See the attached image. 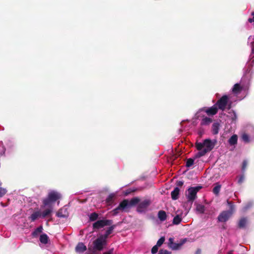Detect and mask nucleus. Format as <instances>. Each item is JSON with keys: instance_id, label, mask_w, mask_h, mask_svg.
<instances>
[{"instance_id": "f257e3e1", "label": "nucleus", "mask_w": 254, "mask_h": 254, "mask_svg": "<svg viewBox=\"0 0 254 254\" xmlns=\"http://www.w3.org/2000/svg\"><path fill=\"white\" fill-rule=\"evenodd\" d=\"M190 172L185 171L184 174L182 177V180L177 182V186L178 187L174 188V190L171 192V198L173 200H177L179 198V195L180 193V189L179 187H182L184 183H189L188 181L190 180Z\"/></svg>"}, {"instance_id": "f03ea898", "label": "nucleus", "mask_w": 254, "mask_h": 254, "mask_svg": "<svg viewBox=\"0 0 254 254\" xmlns=\"http://www.w3.org/2000/svg\"><path fill=\"white\" fill-rule=\"evenodd\" d=\"M216 143V139L211 140L209 139H206L204 140L203 143H197L196 145L197 149L202 152L201 155H202L207 152L211 150L214 147Z\"/></svg>"}, {"instance_id": "7ed1b4c3", "label": "nucleus", "mask_w": 254, "mask_h": 254, "mask_svg": "<svg viewBox=\"0 0 254 254\" xmlns=\"http://www.w3.org/2000/svg\"><path fill=\"white\" fill-rule=\"evenodd\" d=\"M61 194L57 191H51L48 195L47 198L43 199V205L41 206L42 208L48 206L51 203L55 202L57 200L60 199L61 198Z\"/></svg>"}, {"instance_id": "20e7f679", "label": "nucleus", "mask_w": 254, "mask_h": 254, "mask_svg": "<svg viewBox=\"0 0 254 254\" xmlns=\"http://www.w3.org/2000/svg\"><path fill=\"white\" fill-rule=\"evenodd\" d=\"M230 205V210L224 211L222 212L218 217V220L219 222H226L232 215L234 211V206L230 202H228Z\"/></svg>"}, {"instance_id": "39448f33", "label": "nucleus", "mask_w": 254, "mask_h": 254, "mask_svg": "<svg viewBox=\"0 0 254 254\" xmlns=\"http://www.w3.org/2000/svg\"><path fill=\"white\" fill-rule=\"evenodd\" d=\"M93 250L94 252L103 250L104 247L107 245V240L102 236L100 235L93 242Z\"/></svg>"}, {"instance_id": "423d86ee", "label": "nucleus", "mask_w": 254, "mask_h": 254, "mask_svg": "<svg viewBox=\"0 0 254 254\" xmlns=\"http://www.w3.org/2000/svg\"><path fill=\"white\" fill-rule=\"evenodd\" d=\"M113 223L112 220L103 219L98 220L93 224V229L94 231L103 228L106 226H110Z\"/></svg>"}, {"instance_id": "0eeeda50", "label": "nucleus", "mask_w": 254, "mask_h": 254, "mask_svg": "<svg viewBox=\"0 0 254 254\" xmlns=\"http://www.w3.org/2000/svg\"><path fill=\"white\" fill-rule=\"evenodd\" d=\"M203 112H205L209 116L215 115L217 112V108L216 105L207 109H203L200 110L196 115L197 118L200 117Z\"/></svg>"}, {"instance_id": "6e6552de", "label": "nucleus", "mask_w": 254, "mask_h": 254, "mask_svg": "<svg viewBox=\"0 0 254 254\" xmlns=\"http://www.w3.org/2000/svg\"><path fill=\"white\" fill-rule=\"evenodd\" d=\"M151 201L149 199H145L140 202L136 208V210L139 213L145 212L149 206L151 204Z\"/></svg>"}, {"instance_id": "1a4fd4ad", "label": "nucleus", "mask_w": 254, "mask_h": 254, "mask_svg": "<svg viewBox=\"0 0 254 254\" xmlns=\"http://www.w3.org/2000/svg\"><path fill=\"white\" fill-rule=\"evenodd\" d=\"M187 241V239H183L180 240L179 243L174 242V238H170L169 239L168 246L173 250L179 249Z\"/></svg>"}, {"instance_id": "9d476101", "label": "nucleus", "mask_w": 254, "mask_h": 254, "mask_svg": "<svg viewBox=\"0 0 254 254\" xmlns=\"http://www.w3.org/2000/svg\"><path fill=\"white\" fill-rule=\"evenodd\" d=\"M228 99L227 96L224 95L217 101L215 105L216 106H218L220 109L224 110L227 104Z\"/></svg>"}, {"instance_id": "9b49d317", "label": "nucleus", "mask_w": 254, "mask_h": 254, "mask_svg": "<svg viewBox=\"0 0 254 254\" xmlns=\"http://www.w3.org/2000/svg\"><path fill=\"white\" fill-rule=\"evenodd\" d=\"M140 200L138 197H135L131 198L130 201H128V200L127 199H124L123 201H127L126 209H127L130 207L135 206L140 202Z\"/></svg>"}, {"instance_id": "f8f14e48", "label": "nucleus", "mask_w": 254, "mask_h": 254, "mask_svg": "<svg viewBox=\"0 0 254 254\" xmlns=\"http://www.w3.org/2000/svg\"><path fill=\"white\" fill-rule=\"evenodd\" d=\"M127 201H121L118 206L113 210L112 213L114 215H116L119 212V211H124L126 209Z\"/></svg>"}, {"instance_id": "ddd939ff", "label": "nucleus", "mask_w": 254, "mask_h": 254, "mask_svg": "<svg viewBox=\"0 0 254 254\" xmlns=\"http://www.w3.org/2000/svg\"><path fill=\"white\" fill-rule=\"evenodd\" d=\"M117 225V224L113 225L112 224L106 231L104 235H101V236L107 240V239L108 238L109 236L112 233L114 229L116 227Z\"/></svg>"}, {"instance_id": "4468645a", "label": "nucleus", "mask_w": 254, "mask_h": 254, "mask_svg": "<svg viewBox=\"0 0 254 254\" xmlns=\"http://www.w3.org/2000/svg\"><path fill=\"white\" fill-rule=\"evenodd\" d=\"M53 212V208L52 207L48 208L44 210L43 212H41V218H45L46 217H51Z\"/></svg>"}, {"instance_id": "2eb2a0df", "label": "nucleus", "mask_w": 254, "mask_h": 254, "mask_svg": "<svg viewBox=\"0 0 254 254\" xmlns=\"http://www.w3.org/2000/svg\"><path fill=\"white\" fill-rule=\"evenodd\" d=\"M39 217L41 218V211L38 210L37 211H34L29 218L31 222H34Z\"/></svg>"}, {"instance_id": "dca6fc26", "label": "nucleus", "mask_w": 254, "mask_h": 254, "mask_svg": "<svg viewBox=\"0 0 254 254\" xmlns=\"http://www.w3.org/2000/svg\"><path fill=\"white\" fill-rule=\"evenodd\" d=\"M86 246L83 243H79L75 247V251L79 253H82L86 250Z\"/></svg>"}, {"instance_id": "f3484780", "label": "nucleus", "mask_w": 254, "mask_h": 254, "mask_svg": "<svg viewBox=\"0 0 254 254\" xmlns=\"http://www.w3.org/2000/svg\"><path fill=\"white\" fill-rule=\"evenodd\" d=\"M243 89V86L241 85L239 83H236L234 85L233 88H232V92L235 94H238Z\"/></svg>"}, {"instance_id": "a211bd4d", "label": "nucleus", "mask_w": 254, "mask_h": 254, "mask_svg": "<svg viewBox=\"0 0 254 254\" xmlns=\"http://www.w3.org/2000/svg\"><path fill=\"white\" fill-rule=\"evenodd\" d=\"M201 188V186H197L196 187H191V202L195 199V194Z\"/></svg>"}, {"instance_id": "6ab92c4d", "label": "nucleus", "mask_w": 254, "mask_h": 254, "mask_svg": "<svg viewBox=\"0 0 254 254\" xmlns=\"http://www.w3.org/2000/svg\"><path fill=\"white\" fill-rule=\"evenodd\" d=\"M158 217L160 221H165L167 218L166 213L164 210H160L158 213Z\"/></svg>"}, {"instance_id": "aec40b11", "label": "nucleus", "mask_w": 254, "mask_h": 254, "mask_svg": "<svg viewBox=\"0 0 254 254\" xmlns=\"http://www.w3.org/2000/svg\"><path fill=\"white\" fill-rule=\"evenodd\" d=\"M40 241L43 244H47L49 241V237L46 234H43L40 235Z\"/></svg>"}, {"instance_id": "412c9836", "label": "nucleus", "mask_w": 254, "mask_h": 254, "mask_svg": "<svg viewBox=\"0 0 254 254\" xmlns=\"http://www.w3.org/2000/svg\"><path fill=\"white\" fill-rule=\"evenodd\" d=\"M238 140L237 135L236 134L233 135L229 139L228 142L230 145H234L237 144Z\"/></svg>"}, {"instance_id": "4be33fe9", "label": "nucleus", "mask_w": 254, "mask_h": 254, "mask_svg": "<svg viewBox=\"0 0 254 254\" xmlns=\"http://www.w3.org/2000/svg\"><path fill=\"white\" fill-rule=\"evenodd\" d=\"M219 126H220V125L218 123H214L212 125V129L213 134H216L218 133L219 129Z\"/></svg>"}, {"instance_id": "5701e85b", "label": "nucleus", "mask_w": 254, "mask_h": 254, "mask_svg": "<svg viewBox=\"0 0 254 254\" xmlns=\"http://www.w3.org/2000/svg\"><path fill=\"white\" fill-rule=\"evenodd\" d=\"M115 196V195L114 194H113V193L110 194L108 195V196L107 197V198H106V202L108 204H112L114 201V199Z\"/></svg>"}, {"instance_id": "b1692460", "label": "nucleus", "mask_w": 254, "mask_h": 254, "mask_svg": "<svg viewBox=\"0 0 254 254\" xmlns=\"http://www.w3.org/2000/svg\"><path fill=\"white\" fill-rule=\"evenodd\" d=\"M43 229V227L42 226H40L32 232V236L33 237H36L39 233H40L42 232Z\"/></svg>"}, {"instance_id": "393cba45", "label": "nucleus", "mask_w": 254, "mask_h": 254, "mask_svg": "<svg viewBox=\"0 0 254 254\" xmlns=\"http://www.w3.org/2000/svg\"><path fill=\"white\" fill-rule=\"evenodd\" d=\"M182 221V217L179 215H177L173 220V224L174 225L179 224Z\"/></svg>"}, {"instance_id": "a878e982", "label": "nucleus", "mask_w": 254, "mask_h": 254, "mask_svg": "<svg viewBox=\"0 0 254 254\" xmlns=\"http://www.w3.org/2000/svg\"><path fill=\"white\" fill-rule=\"evenodd\" d=\"M247 223V221L246 218H242L239 222V227L240 228H244Z\"/></svg>"}, {"instance_id": "bb28decb", "label": "nucleus", "mask_w": 254, "mask_h": 254, "mask_svg": "<svg viewBox=\"0 0 254 254\" xmlns=\"http://www.w3.org/2000/svg\"><path fill=\"white\" fill-rule=\"evenodd\" d=\"M98 214L96 212H93L90 214L89 216V220L90 221H94L98 218Z\"/></svg>"}, {"instance_id": "cd10ccee", "label": "nucleus", "mask_w": 254, "mask_h": 254, "mask_svg": "<svg viewBox=\"0 0 254 254\" xmlns=\"http://www.w3.org/2000/svg\"><path fill=\"white\" fill-rule=\"evenodd\" d=\"M212 122L211 119L208 117H204L202 119L201 124L203 125L209 124Z\"/></svg>"}, {"instance_id": "c85d7f7f", "label": "nucleus", "mask_w": 254, "mask_h": 254, "mask_svg": "<svg viewBox=\"0 0 254 254\" xmlns=\"http://www.w3.org/2000/svg\"><path fill=\"white\" fill-rule=\"evenodd\" d=\"M196 211L199 213H202L204 211V206L201 204H197L196 207Z\"/></svg>"}, {"instance_id": "c756f323", "label": "nucleus", "mask_w": 254, "mask_h": 254, "mask_svg": "<svg viewBox=\"0 0 254 254\" xmlns=\"http://www.w3.org/2000/svg\"><path fill=\"white\" fill-rule=\"evenodd\" d=\"M63 210H64L63 209H59L58 210V211L57 212L56 215L58 217H60V218H65V217H66L67 216H66V215L65 214H64L63 213Z\"/></svg>"}, {"instance_id": "7c9ffc66", "label": "nucleus", "mask_w": 254, "mask_h": 254, "mask_svg": "<svg viewBox=\"0 0 254 254\" xmlns=\"http://www.w3.org/2000/svg\"><path fill=\"white\" fill-rule=\"evenodd\" d=\"M251 47H252V54L250 56L251 57V61H252V63L254 64V42H251Z\"/></svg>"}, {"instance_id": "2f4dec72", "label": "nucleus", "mask_w": 254, "mask_h": 254, "mask_svg": "<svg viewBox=\"0 0 254 254\" xmlns=\"http://www.w3.org/2000/svg\"><path fill=\"white\" fill-rule=\"evenodd\" d=\"M186 196L188 199V201L190 202V187H189L187 190L186 192Z\"/></svg>"}, {"instance_id": "473e14b6", "label": "nucleus", "mask_w": 254, "mask_h": 254, "mask_svg": "<svg viewBox=\"0 0 254 254\" xmlns=\"http://www.w3.org/2000/svg\"><path fill=\"white\" fill-rule=\"evenodd\" d=\"M165 237H161L157 241V244H156V246H158V247H160L164 242L165 241Z\"/></svg>"}, {"instance_id": "72a5a7b5", "label": "nucleus", "mask_w": 254, "mask_h": 254, "mask_svg": "<svg viewBox=\"0 0 254 254\" xmlns=\"http://www.w3.org/2000/svg\"><path fill=\"white\" fill-rule=\"evenodd\" d=\"M221 186L219 185H216L213 189V192L216 194H218L220 191Z\"/></svg>"}, {"instance_id": "f704fd0d", "label": "nucleus", "mask_w": 254, "mask_h": 254, "mask_svg": "<svg viewBox=\"0 0 254 254\" xmlns=\"http://www.w3.org/2000/svg\"><path fill=\"white\" fill-rule=\"evenodd\" d=\"M242 138L243 140L245 142H248L249 141V137L248 135L246 133H244L242 135Z\"/></svg>"}, {"instance_id": "c9c22d12", "label": "nucleus", "mask_w": 254, "mask_h": 254, "mask_svg": "<svg viewBox=\"0 0 254 254\" xmlns=\"http://www.w3.org/2000/svg\"><path fill=\"white\" fill-rule=\"evenodd\" d=\"M6 192L7 191L5 189L0 187V197H2Z\"/></svg>"}, {"instance_id": "e433bc0d", "label": "nucleus", "mask_w": 254, "mask_h": 254, "mask_svg": "<svg viewBox=\"0 0 254 254\" xmlns=\"http://www.w3.org/2000/svg\"><path fill=\"white\" fill-rule=\"evenodd\" d=\"M158 254H171V252L166 250L161 249L159 251Z\"/></svg>"}, {"instance_id": "4c0bfd02", "label": "nucleus", "mask_w": 254, "mask_h": 254, "mask_svg": "<svg viewBox=\"0 0 254 254\" xmlns=\"http://www.w3.org/2000/svg\"><path fill=\"white\" fill-rule=\"evenodd\" d=\"M158 247L156 245H155L153 247V248L151 249V253L152 254H155L158 252Z\"/></svg>"}, {"instance_id": "58836bf2", "label": "nucleus", "mask_w": 254, "mask_h": 254, "mask_svg": "<svg viewBox=\"0 0 254 254\" xmlns=\"http://www.w3.org/2000/svg\"><path fill=\"white\" fill-rule=\"evenodd\" d=\"M135 191V190H134V189H128L126 190V191L125 192V194L126 195H127L129 194H130L131 192H134Z\"/></svg>"}, {"instance_id": "ea45409f", "label": "nucleus", "mask_w": 254, "mask_h": 254, "mask_svg": "<svg viewBox=\"0 0 254 254\" xmlns=\"http://www.w3.org/2000/svg\"><path fill=\"white\" fill-rule=\"evenodd\" d=\"M252 15L253 16V18H250L248 19L249 22H250V23L254 22V12H253L252 13Z\"/></svg>"}, {"instance_id": "a19ab883", "label": "nucleus", "mask_w": 254, "mask_h": 254, "mask_svg": "<svg viewBox=\"0 0 254 254\" xmlns=\"http://www.w3.org/2000/svg\"><path fill=\"white\" fill-rule=\"evenodd\" d=\"M186 166L187 167H190V158H188L187 159V161L186 162Z\"/></svg>"}, {"instance_id": "79ce46f5", "label": "nucleus", "mask_w": 254, "mask_h": 254, "mask_svg": "<svg viewBox=\"0 0 254 254\" xmlns=\"http://www.w3.org/2000/svg\"><path fill=\"white\" fill-rule=\"evenodd\" d=\"M252 205V204L251 203H249V204H248L246 206H245V207L244 208V211L246 210L247 209H248Z\"/></svg>"}, {"instance_id": "37998d69", "label": "nucleus", "mask_w": 254, "mask_h": 254, "mask_svg": "<svg viewBox=\"0 0 254 254\" xmlns=\"http://www.w3.org/2000/svg\"><path fill=\"white\" fill-rule=\"evenodd\" d=\"M113 253V249L110 250L108 252L104 253L103 254H112Z\"/></svg>"}, {"instance_id": "c03bdc74", "label": "nucleus", "mask_w": 254, "mask_h": 254, "mask_svg": "<svg viewBox=\"0 0 254 254\" xmlns=\"http://www.w3.org/2000/svg\"><path fill=\"white\" fill-rule=\"evenodd\" d=\"M246 166H247V162L246 161H245L243 162V167H242L243 170H245Z\"/></svg>"}, {"instance_id": "a18cd8bd", "label": "nucleus", "mask_w": 254, "mask_h": 254, "mask_svg": "<svg viewBox=\"0 0 254 254\" xmlns=\"http://www.w3.org/2000/svg\"><path fill=\"white\" fill-rule=\"evenodd\" d=\"M244 177L243 176H241L240 179H239L238 180V182L239 183H241L243 181V180H244Z\"/></svg>"}, {"instance_id": "49530a36", "label": "nucleus", "mask_w": 254, "mask_h": 254, "mask_svg": "<svg viewBox=\"0 0 254 254\" xmlns=\"http://www.w3.org/2000/svg\"><path fill=\"white\" fill-rule=\"evenodd\" d=\"M201 253V251L200 250H198L195 254H200Z\"/></svg>"}, {"instance_id": "de8ad7c7", "label": "nucleus", "mask_w": 254, "mask_h": 254, "mask_svg": "<svg viewBox=\"0 0 254 254\" xmlns=\"http://www.w3.org/2000/svg\"><path fill=\"white\" fill-rule=\"evenodd\" d=\"M251 38H252V36L249 37V38L248 39V42H250Z\"/></svg>"}, {"instance_id": "09e8293b", "label": "nucleus", "mask_w": 254, "mask_h": 254, "mask_svg": "<svg viewBox=\"0 0 254 254\" xmlns=\"http://www.w3.org/2000/svg\"><path fill=\"white\" fill-rule=\"evenodd\" d=\"M193 161H194L193 159H192L191 158V166H192V165H193Z\"/></svg>"}, {"instance_id": "8fccbe9b", "label": "nucleus", "mask_w": 254, "mask_h": 254, "mask_svg": "<svg viewBox=\"0 0 254 254\" xmlns=\"http://www.w3.org/2000/svg\"><path fill=\"white\" fill-rule=\"evenodd\" d=\"M227 254H233L232 252H229Z\"/></svg>"}, {"instance_id": "3c124183", "label": "nucleus", "mask_w": 254, "mask_h": 254, "mask_svg": "<svg viewBox=\"0 0 254 254\" xmlns=\"http://www.w3.org/2000/svg\"><path fill=\"white\" fill-rule=\"evenodd\" d=\"M1 185V183L0 182V186Z\"/></svg>"}]
</instances>
